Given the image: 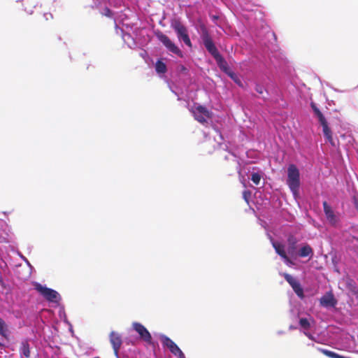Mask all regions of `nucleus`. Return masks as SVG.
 <instances>
[{
	"instance_id": "nucleus-35",
	"label": "nucleus",
	"mask_w": 358,
	"mask_h": 358,
	"mask_svg": "<svg viewBox=\"0 0 358 358\" xmlns=\"http://www.w3.org/2000/svg\"><path fill=\"white\" fill-rule=\"evenodd\" d=\"M353 203L356 209L358 210V199L355 197L353 198Z\"/></svg>"
},
{
	"instance_id": "nucleus-1",
	"label": "nucleus",
	"mask_w": 358,
	"mask_h": 358,
	"mask_svg": "<svg viewBox=\"0 0 358 358\" xmlns=\"http://www.w3.org/2000/svg\"><path fill=\"white\" fill-rule=\"evenodd\" d=\"M197 30L199 34L202 44L208 52L215 60L216 64L220 71L228 76L239 87L243 89L244 84L241 78L231 69L225 58L219 52L205 24L201 22Z\"/></svg>"
},
{
	"instance_id": "nucleus-44",
	"label": "nucleus",
	"mask_w": 358,
	"mask_h": 358,
	"mask_svg": "<svg viewBox=\"0 0 358 358\" xmlns=\"http://www.w3.org/2000/svg\"><path fill=\"white\" fill-rule=\"evenodd\" d=\"M229 152L231 153L233 156L236 157V155L234 152H230V151H229Z\"/></svg>"
},
{
	"instance_id": "nucleus-26",
	"label": "nucleus",
	"mask_w": 358,
	"mask_h": 358,
	"mask_svg": "<svg viewBox=\"0 0 358 358\" xmlns=\"http://www.w3.org/2000/svg\"><path fill=\"white\" fill-rule=\"evenodd\" d=\"M8 331V327L5 321L0 317V335L2 336H6Z\"/></svg>"
},
{
	"instance_id": "nucleus-19",
	"label": "nucleus",
	"mask_w": 358,
	"mask_h": 358,
	"mask_svg": "<svg viewBox=\"0 0 358 358\" xmlns=\"http://www.w3.org/2000/svg\"><path fill=\"white\" fill-rule=\"evenodd\" d=\"M19 351L21 358H29L30 345L27 340L21 342Z\"/></svg>"
},
{
	"instance_id": "nucleus-9",
	"label": "nucleus",
	"mask_w": 358,
	"mask_h": 358,
	"mask_svg": "<svg viewBox=\"0 0 358 358\" xmlns=\"http://www.w3.org/2000/svg\"><path fill=\"white\" fill-rule=\"evenodd\" d=\"M132 327L134 330L138 333L141 340L149 345H153L152 335L145 327L137 322H133Z\"/></svg>"
},
{
	"instance_id": "nucleus-32",
	"label": "nucleus",
	"mask_w": 358,
	"mask_h": 358,
	"mask_svg": "<svg viewBox=\"0 0 358 358\" xmlns=\"http://www.w3.org/2000/svg\"><path fill=\"white\" fill-rule=\"evenodd\" d=\"M20 257L31 269L34 268L33 266L30 264L29 260L24 256H23L22 255H20Z\"/></svg>"
},
{
	"instance_id": "nucleus-13",
	"label": "nucleus",
	"mask_w": 358,
	"mask_h": 358,
	"mask_svg": "<svg viewBox=\"0 0 358 358\" xmlns=\"http://www.w3.org/2000/svg\"><path fill=\"white\" fill-rule=\"evenodd\" d=\"M194 119L201 123L206 122V117H210V112L207 108L202 105H198L196 106L193 111Z\"/></svg>"
},
{
	"instance_id": "nucleus-34",
	"label": "nucleus",
	"mask_w": 358,
	"mask_h": 358,
	"mask_svg": "<svg viewBox=\"0 0 358 358\" xmlns=\"http://www.w3.org/2000/svg\"><path fill=\"white\" fill-rule=\"evenodd\" d=\"M43 17L45 19V20H49L53 18V15L50 13H45L43 14Z\"/></svg>"
},
{
	"instance_id": "nucleus-21",
	"label": "nucleus",
	"mask_w": 358,
	"mask_h": 358,
	"mask_svg": "<svg viewBox=\"0 0 358 358\" xmlns=\"http://www.w3.org/2000/svg\"><path fill=\"white\" fill-rule=\"evenodd\" d=\"M155 71L157 74H164L167 71V66L165 62L162 61V59H158L155 65Z\"/></svg>"
},
{
	"instance_id": "nucleus-14",
	"label": "nucleus",
	"mask_w": 358,
	"mask_h": 358,
	"mask_svg": "<svg viewBox=\"0 0 358 358\" xmlns=\"http://www.w3.org/2000/svg\"><path fill=\"white\" fill-rule=\"evenodd\" d=\"M320 305L324 308H334L337 305V300L331 292H328L320 299Z\"/></svg>"
},
{
	"instance_id": "nucleus-22",
	"label": "nucleus",
	"mask_w": 358,
	"mask_h": 358,
	"mask_svg": "<svg viewBox=\"0 0 358 358\" xmlns=\"http://www.w3.org/2000/svg\"><path fill=\"white\" fill-rule=\"evenodd\" d=\"M255 90L258 94L263 95L262 99L264 101H266L268 99L269 93L263 85H262L259 83H256L255 86Z\"/></svg>"
},
{
	"instance_id": "nucleus-36",
	"label": "nucleus",
	"mask_w": 358,
	"mask_h": 358,
	"mask_svg": "<svg viewBox=\"0 0 358 358\" xmlns=\"http://www.w3.org/2000/svg\"><path fill=\"white\" fill-rule=\"evenodd\" d=\"M170 89L171 92L178 96V100L180 101L181 98L178 96V94L175 91V90H173L171 87H170Z\"/></svg>"
},
{
	"instance_id": "nucleus-11",
	"label": "nucleus",
	"mask_w": 358,
	"mask_h": 358,
	"mask_svg": "<svg viewBox=\"0 0 358 358\" xmlns=\"http://www.w3.org/2000/svg\"><path fill=\"white\" fill-rule=\"evenodd\" d=\"M115 33L122 37L124 43L128 46V48L133 49L136 46V42L135 38L131 35V34L125 32L122 28L118 27L115 23Z\"/></svg>"
},
{
	"instance_id": "nucleus-18",
	"label": "nucleus",
	"mask_w": 358,
	"mask_h": 358,
	"mask_svg": "<svg viewBox=\"0 0 358 358\" xmlns=\"http://www.w3.org/2000/svg\"><path fill=\"white\" fill-rule=\"evenodd\" d=\"M272 245L275 250V252L280 257H282L287 264H288L289 260L287 256L284 245L280 243H277L274 241H272Z\"/></svg>"
},
{
	"instance_id": "nucleus-30",
	"label": "nucleus",
	"mask_w": 358,
	"mask_h": 358,
	"mask_svg": "<svg viewBox=\"0 0 358 358\" xmlns=\"http://www.w3.org/2000/svg\"><path fill=\"white\" fill-rule=\"evenodd\" d=\"M324 138H326L327 141L331 144V145H332L333 147L336 146V141L333 138V134L330 135L329 136H326Z\"/></svg>"
},
{
	"instance_id": "nucleus-12",
	"label": "nucleus",
	"mask_w": 358,
	"mask_h": 358,
	"mask_svg": "<svg viewBox=\"0 0 358 358\" xmlns=\"http://www.w3.org/2000/svg\"><path fill=\"white\" fill-rule=\"evenodd\" d=\"M110 342L112 345L113 349L114 350L115 355L117 358H120L119 356V350L122 345V337L120 334L112 331L109 336Z\"/></svg>"
},
{
	"instance_id": "nucleus-29",
	"label": "nucleus",
	"mask_w": 358,
	"mask_h": 358,
	"mask_svg": "<svg viewBox=\"0 0 358 358\" xmlns=\"http://www.w3.org/2000/svg\"><path fill=\"white\" fill-rule=\"evenodd\" d=\"M101 14L108 17H112L113 15V11L106 6L103 8Z\"/></svg>"
},
{
	"instance_id": "nucleus-4",
	"label": "nucleus",
	"mask_w": 358,
	"mask_h": 358,
	"mask_svg": "<svg viewBox=\"0 0 358 358\" xmlns=\"http://www.w3.org/2000/svg\"><path fill=\"white\" fill-rule=\"evenodd\" d=\"M34 289L49 303L59 304L62 301L60 294L52 288L48 287L45 285H41L36 282Z\"/></svg>"
},
{
	"instance_id": "nucleus-43",
	"label": "nucleus",
	"mask_w": 358,
	"mask_h": 358,
	"mask_svg": "<svg viewBox=\"0 0 358 358\" xmlns=\"http://www.w3.org/2000/svg\"><path fill=\"white\" fill-rule=\"evenodd\" d=\"M332 89H333L334 91H336V92H341V91H340V90H338V89H336V88H334V87H332Z\"/></svg>"
},
{
	"instance_id": "nucleus-33",
	"label": "nucleus",
	"mask_w": 358,
	"mask_h": 358,
	"mask_svg": "<svg viewBox=\"0 0 358 358\" xmlns=\"http://www.w3.org/2000/svg\"><path fill=\"white\" fill-rule=\"evenodd\" d=\"M251 193L249 191L245 190L243 193V199L248 203V198L250 196Z\"/></svg>"
},
{
	"instance_id": "nucleus-24",
	"label": "nucleus",
	"mask_w": 358,
	"mask_h": 358,
	"mask_svg": "<svg viewBox=\"0 0 358 358\" xmlns=\"http://www.w3.org/2000/svg\"><path fill=\"white\" fill-rule=\"evenodd\" d=\"M299 324L301 329L304 330H308L310 328V323L308 318L301 317L299 320Z\"/></svg>"
},
{
	"instance_id": "nucleus-47",
	"label": "nucleus",
	"mask_w": 358,
	"mask_h": 358,
	"mask_svg": "<svg viewBox=\"0 0 358 358\" xmlns=\"http://www.w3.org/2000/svg\"><path fill=\"white\" fill-rule=\"evenodd\" d=\"M129 343H131V345H134V342H132V341H130Z\"/></svg>"
},
{
	"instance_id": "nucleus-37",
	"label": "nucleus",
	"mask_w": 358,
	"mask_h": 358,
	"mask_svg": "<svg viewBox=\"0 0 358 358\" xmlns=\"http://www.w3.org/2000/svg\"><path fill=\"white\" fill-rule=\"evenodd\" d=\"M297 329V327L296 325H294V324H290L289 326V330H295Z\"/></svg>"
},
{
	"instance_id": "nucleus-25",
	"label": "nucleus",
	"mask_w": 358,
	"mask_h": 358,
	"mask_svg": "<svg viewBox=\"0 0 358 358\" xmlns=\"http://www.w3.org/2000/svg\"><path fill=\"white\" fill-rule=\"evenodd\" d=\"M59 317L62 321H63L65 324H69V321L67 319L66 314L65 313V309L64 306H60L59 312H58Z\"/></svg>"
},
{
	"instance_id": "nucleus-20",
	"label": "nucleus",
	"mask_w": 358,
	"mask_h": 358,
	"mask_svg": "<svg viewBox=\"0 0 358 358\" xmlns=\"http://www.w3.org/2000/svg\"><path fill=\"white\" fill-rule=\"evenodd\" d=\"M296 250V241L293 238H289L288 239V247H287V252L292 257H296L297 254Z\"/></svg>"
},
{
	"instance_id": "nucleus-6",
	"label": "nucleus",
	"mask_w": 358,
	"mask_h": 358,
	"mask_svg": "<svg viewBox=\"0 0 358 358\" xmlns=\"http://www.w3.org/2000/svg\"><path fill=\"white\" fill-rule=\"evenodd\" d=\"M310 106L313 110V116L317 120L318 123L322 127L324 136H329L330 135L333 134L325 116L317 107V104L314 101H310Z\"/></svg>"
},
{
	"instance_id": "nucleus-45",
	"label": "nucleus",
	"mask_w": 358,
	"mask_h": 358,
	"mask_svg": "<svg viewBox=\"0 0 358 358\" xmlns=\"http://www.w3.org/2000/svg\"><path fill=\"white\" fill-rule=\"evenodd\" d=\"M224 159H225V160H228V159H229V157H228V156H225V157H224Z\"/></svg>"
},
{
	"instance_id": "nucleus-48",
	"label": "nucleus",
	"mask_w": 358,
	"mask_h": 358,
	"mask_svg": "<svg viewBox=\"0 0 358 358\" xmlns=\"http://www.w3.org/2000/svg\"><path fill=\"white\" fill-rule=\"evenodd\" d=\"M248 153H249V152H246V155L248 157H249Z\"/></svg>"
},
{
	"instance_id": "nucleus-40",
	"label": "nucleus",
	"mask_w": 358,
	"mask_h": 358,
	"mask_svg": "<svg viewBox=\"0 0 358 358\" xmlns=\"http://www.w3.org/2000/svg\"><path fill=\"white\" fill-rule=\"evenodd\" d=\"M237 164H238V172H240V166H241V162L239 160L237 161Z\"/></svg>"
},
{
	"instance_id": "nucleus-7",
	"label": "nucleus",
	"mask_w": 358,
	"mask_h": 358,
	"mask_svg": "<svg viewBox=\"0 0 358 358\" xmlns=\"http://www.w3.org/2000/svg\"><path fill=\"white\" fill-rule=\"evenodd\" d=\"M323 210L329 224L331 227H338L341 222V214L335 211L327 201L322 202Z\"/></svg>"
},
{
	"instance_id": "nucleus-49",
	"label": "nucleus",
	"mask_w": 358,
	"mask_h": 358,
	"mask_svg": "<svg viewBox=\"0 0 358 358\" xmlns=\"http://www.w3.org/2000/svg\"><path fill=\"white\" fill-rule=\"evenodd\" d=\"M2 345H3V344L0 342V346H2Z\"/></svg>"
},
{
	"instance_id": "nucleus-5",
	"label": "nucleus",
	"mask_w": 358,
	"mask_h": 358,
	"mask_svg": "<svg viewBox=\"0 0 358 358\" xmlns=\"http://www.w3.org/2000/svg\"><path fill=\"white\" fill-rule=\"evenodd\" d=\"M157 38L163 44L168 51L176 55L179 57H183L182 51L178 46L171 40V38L164 34L162 31L157 30L155 32Z\"/></svg>"
},
{
	"instance_id": "nucleus-38",
	"label": "nucleus",
	"mask_w": 358,
	"mask_h": 358,
	"mask_svg": "<svg viewBox=\"0 0 358 358\" xmlns=\"http://www.w3.org/2000/svg\"><path fill=\"white\" fill-rule=\"evenodd\" d=\"M68 326H69V329L71 332H73V326L72 324L69 322V324H66Z\"/></svg>"
},
{
	"instance_id": "nucleus-8",
	"label": "nucleus",
	"mask_w": 358,
	"mask_h": 358,
	"mask_svg": "<svg viewBox=\"0 0 358 358\" xmlns=\"http://www.w3.org/2000/svg\"><path fill=\"white\" fill-rule=\"evenodd\" d=\"M160 341L162 346L169 349L170 352L177 358H186L185 354L178 345L173 341L169 337L164 334H160Z\"/></svg>"
},
{
	"instance_id": "nucleus-39",
	"label": "nucleus",
	"mask_w": 358,
	"mask_h": 358,
	"mask_svg": "<svg viewBox=\"0 0 358 358\" xmlns=\"http://www.w3.org/2000/svg\"><path fill=\"white\" fill-rule=\"evenodd\" d=\"M285 334V331H282V330H279L277 331V334L278 335H282Z\"/></svg>"
},
{
	"instance_id": "nucleus-46",
	"label": "nucleus",
	"mask_w": 358,
	"mask_h": 358,
	"mask_svg": "<svg viewBox=\"0 0 358 358\" xmlns=\"http://www.w3.org/2000/svg\"><path fill=\"white\" fill-rule=\"evenodd\" d=\"M271 34L275 38V34L273 32H272Z\"/></svg>"
},
{
	"instance_id": "nucleus-3",
	"label": "nucleus",
	"mask_w": 358,
	"mask_h": 358,
	"mask_svg": "<svg viewBox=\"0 0 358 358\" xmlns=\"http://www.w3.org/2000/svg\"><path fill=\"white\" fill-rule=\"evenodd\" d=\"M170 27L176 33L179 41L183 42L188 48H192V43L188 33V29L180 17H174L170 20Z\"/></svg>"
},
{
	"instance_id": "nucleus-41",
	"label": "nucleus",
	"mask_w": 358,
	"mask_h": 358,
	"mask_svg": "<svg viewBox=\"0 0 358 358\" xmlns=\"http://www.w3.org/2000/svg\"><path fill=\"white\" fill-rule=\"evenodd\" d=\"M217 19H218V17H217V16L214 15V16L213 17V20H217Z\"/></svg>"
},
{
	"instance_id": "nucleus-42",
	"label": "nucleus",
	"mask_w": 358,
	"mask_h": 358,
	"mask_svg": "<svg viewBox=\"0 0 358 358\" xmlns=\"http://www.w3.org/2000/svg\"><path fill=\"white\" fill-rule=\"evenodd\" d=\"M224 150H228V147L227 145H224V148H223Z\"/></svg>"
},
{
	"instance_id": "nucleus-16",
	"label": "nucleus",
	"mask_w": 358,
	"mask_h": 358,
	"mask_svg": "<svg viewBox=\"0 0 358 358\" xmlns=\"http://www.w3.org/2000/svg\"><path fill=\"white\" fill-rule=\"evenodd\" d=\"M314 255L313 248L308 244L306 243L302 245L297 252L296 256L299 257H309L312 258Z\"/></svg>"
},
{
	"instance_id": "nucleus-10",
	"label": "nucleus",
	"mask_w": 358,
	"mask_h": 358,
	"mask_svg": "<svg viewBox=\"0 0 358 358\" xmlns=\"http://www.w3.org/2000/svg\"><path fill=\"white\" fill-rule=\"evenodd\" d=\"M285 280L289 284L295 294L301 299L304 296L303 289L298 280L289 273H284Z\"/></svg>"
},
{
	"instance_id": "nucleus-2",
	"label": "nucleus",
	"mask_w": 358,
	"mask_h": 358,
	"mask_svg": "<svg viewBox=\"0 0 358 358\" xmlns=\"http://www.w3.org/2000/svg\"><path fill=\"white\" fill-rule=\"evenodd\" d=\"M286 183L289 188L294 199L299 196L301 186L300 171L298 167L291 164L287 167V177Z\"/></svg>"
},
{
	"instance_id": "nucleus-15",
	"label": "nucleus",
	"mask_w": 358,
	"mask_h": 358,
	"mask_svg": "<svg viewBox=\"0 0 358 358\" xmlns=\"http://www.w3.org/2000/svg\"><path fill=\"white\" fill-rule=\"evenodd\" d=\"M354 143L355 139L353 136L348 133L341 134L338 139V145H341L347 150L354 147Z\"/></svg>"
},
{
	"instance_id": "nucleus-27",
	"label": "nucleus",
	"mask_w": 358,
	"mask_h": 358,
	"mask_svg": "<svg viewBox=\"0 0 358 358\" xmlns=\"http://www.w3.org/2000/svg\"><path fill=\"white\" fill-rule=\"evenodd\" d=\"M262 175L259 172H253L251 174L250 179L255 185H258L260 182Z\"/></svg>"
},
{
	"instance_id": "nucleus-50",
	"label": "nucleus",
	"mask_w": 358,
	"mask_h": 358,
	"mask_svg": "<svg viewBox=\"0 0 358 358\" xmlns=\"http://www.w3.org/2000/svg\"><path fill=\"white\" fill-rule=\"evenodd\" d=\"M357 87H358V85H357Z\"/></svg>"
},
{
	"instance_id": "nucleus-23",
	"label": "nucleus",
	"mask_w": 358,
	"mask_h": 358,
	"mask_svg": "<svg viewBox=\"0 0 358 358\" xmlns=\"http://www.w3.org/2000/svg\"><path fill=\"white\" fill-rule=\"evenodd\" d=\"M317 350L331 358H350L327 349L317 348Z\"/></svg>"
},
{
	"instance_id": "nucleus-28",
	"label": "nucleus",
	"mask_w": 358,
	"mask_h": 358,
	"mask_svg": "<svg viewBox=\"0 0 358 358\" xmlns=\"http://www.w3.org/2000/svg\"><path fill=\"white\" fill-rule=\"evenodd\" d=\"M177 71H178V73H180V74H187L189 71H188L187 68L185 65L180 64L177 67Z\"/></svg>"
},
{
	"instance_id": "nucleus-17",
	"label": "nucleus",
	"mask_w": 358,
	"mask_h": 358,
	"mask_svg": "<svg viewBox=\"0 0 358 358\" xmlns=\"http://www.w3.org/2000/svg\"><path fill=\"white\" fill-rule=\"evenodd\" d=\"M16 2H22L24 10L26 13L31 15L34 13V8L37 6V0H15Z\"/></svg>"
},
{
	"instance_id": "nucleus-31",
	"label": "nucleus",
	"mask_w": 358,
	"mask_h": 358,
	"mask_svg": "<svg viewBox=\"0 0 358 358\" xmlns=\"http://www.w3.org/2000/svg\"><path fill=\"white\" fill-rule=\"evenodd\" d=\"M303 334L311 341H317L316 337L314 336L312 334H310L309 331H304Z\"/></svg>"
}]
</instances>
